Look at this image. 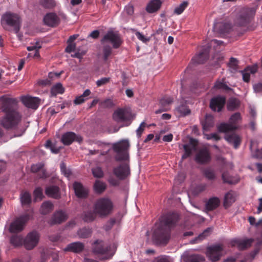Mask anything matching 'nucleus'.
<instances>
[{
  "instance_id": "6ab92c4d",
  "label": "nucleus",
  "mask_w": 262,
  "mask_h": 262,
  "mask_svg": "<svg viewBox=\"0 0 262 262\" xmlns=\"http://www.w3.org/2000/svg\"><path fill=\"white\" fill-rule=\"evenodd\" d=\"M172 102L171 97L168 96L163 97L160 101V108L156 111V114L168 111L170 109V106Z\"/></svg>"
},
{
  "instance_id": "2f4dec72",
  "label": "nucleus",
  "mask_w": 262,
  "mask_h": 262,
  "mask_svg": "<svg viewBox=\"0 0 262 262\" xmlns=\"http://www.w3.org/2000/svg\"><path fill=\"white\" fill-rule=\"evenodd\" d=\"M24 239L20 235H13L10 239V244L15 247L21 246L24 244Z\"/></svg>"
},
{
  "instance_id": "5fc2aeb1",
  "label": "nucleus",
  "mask_w": 262,
  "mask_h": 262,
  "mask_svg": "<svg viewBox=\"0 0 262 262\" xmlns=\"http://www.w3.org/2000/svg\"><path fill=\"white\" fill-rule=\"evenodd\" d=\"M178 111L182 115L185 116L190 113V110L184 105L179 106L178 108Z\"/></svg>"
},
{
  "instance_id": "680f3d73",
  "label": "nucleus",
  "mask_w": 262,
  "mask_h": 262,
  "mask_svg": "<svg viewBox=\"0 0 262 262\" xmlns=\"http://www.w3.org/2000/svg\"><path fill=\"white\" fill-rule=\"evenodd\" d=\"M68 46L66 47L65 51L67 53H71L75 50L76 44L75 43H68Z\"/></svg>"
},
{
  "instance_id": "09e8293b",
  "label": "nucleus",
  "mask_w": 262,
  "mask_h": 262,
  "mask_svg": "<svg viewBox=\"0 0 262 262\" xmlns=\"http://www.w3.org/2000/svg\"><path fill=\"white\" fill-rule=\"evenodd\" d=\"M188 5L187 2H183L179 6L174 9V13L177 15L181 14Z\"/></svg>"
},
{
  "instance_id": "4468645a",
  "label": "nucleus",
  "mask_w": 262,
  "mask_h": 262,
  "mask_svg": "<svg viewBox=\"0 0 262 262\" xmlns=\"http://www.w3.org/2000/svg\"><path fill=\"white\" fill-rule=\"evenodd\" d=\"M225 103L226 99L224 97L217 96L210 100L209 106L212 111L219 112L222 111Z\"/></svg>"
},
{
  "instance_id": "473e14b6",
  "label": "nucleus",
  "mask_w": 262,
  "mask_h": 262,
  "mask_svg": "<svg viewBox=\"0 0 262 262\" xmlns=\"http://www.w3.org/2000/svg\"><path fill=\"white\" fill-rule=\"evenodd\" d=\"M91 92L90 90L86 89L81 95L75 98L73 101L75 105H79L83 103L88 99V97L91 94Z\"/></svg>"
},
{
  "instance_id": "dca6fc26",
  "label": "nucleus",
  "mask_w": 262,
  "mask_h": 262,
  "mask_svg": "<svg viewBox=\"0 0 262 262\" xmlns=\"http://www.w3.org/2000/svg\"><path fill=\"white\" fill-rule=\"evenodd\" d=\"M21 100L26 107L33 110L38 108L40 102V99L38 98L29 96L22 97Z\"/></svg>"
},
{
  "instance_id": "f704fd0d",
  "label": "nucleus",
  "mask_w": 262,
  "mask_h": 262,
  "mask_svg": "<svg viewBox=\"0 0 262 262\" xmlns=\"http://www.w3.org/2000/svg\"><path fill=\"white\" fill-rule=\"evenodd\" d=\"M64 92V89L63 88L62 85L60 83H56L54 85L50 91L52 96L55 97L57 94H62Z\"/></svg>"
},
{
  "instance_id": "13d9d810",
  "label": "nucleus",
  "mask_w": 262,
  "mask_h": 262,
  "mask_svg": "<svg viewBox=\"0 0 262 262\" xmlns=\"http://www.w3.org/2000/svg\"><path fill=\"white\" fill-rule=\"evenodd\" d=\"M205 136H206V138L207 140H213L214 141H219L221 139V137L216 133L206 134Z\"/></svg>"
},
{
  "instance_id": "1a4fd4ad",
  "label": "nucleus",
  "mask_w": 262,
  "mask_h": 262,
  "mask_svg": "<svg viewBox=\"0 0 262 262\" xmlns=\"http://www.w3.org/2000/svg\"><path fill=\"white\" fill-rule=\"evenodd\" d=\"M120 35L112 31H108L101 40L102 44L105 42H111L114 49H118L122 43Z\"/></svg>"
},
{
  "instance_id": "423d86ee",
  "label": "nucleus",
  "mask_w": 262,
  "mask_h": 262,
  "mask_svg": "<svg viewBox=\"0 0 262 262\" xmlns=\"http://www.w3.org/2000/svg\"><path fill=\"white\" fill-rule=\"evenodd\" d=\"M94 209L97 215L100 217H106L113 212L114 204L107 197L100 198L95 202Z\"/></svg>"
},
{
  "instance_id": "774afa93",
  "label": "nucleus",
  "mask_w": 262,
  "mask_h": 262,
  "mask_svg": "<svg viewBox=\"0 0 262 262\" xmlns=\"http://www.w3.org/2000/svg\"><path fill=\"white\" fill-rule=\"evenodd\" d=\"M255 92H262V83H258L253 86Z\"/></svg>"
},
{
  "instance_id": "ea45409f",
  "label": "nucleus",
  "mask_w": 262,
  "mask_h": 262,
  "mask_svg": "<svg viewBox=\"0 0 262 262\" xmlns=\"http://www.w3.org/2000/svg\"><path fill=\"white\" fill-rule=\"evenodd\" d=\"M113 118L117 121H124L125 120L124 111L122 109L116 110L113 114Z\"/></svg>"
},
{
  "instance_id": "a18cd8bd",
  "label": "nucleus",
  "mask_w": 262,
  "mask_h": 262,
  "mask_svg": "<svg viewBox=\"0 0 262 262\" xmlns=\"http://www.w3.org/2000/svg\"><path fill=\"white\" fill-rule=\"evenodd\" d=\"M205 177L209 180H213L216 178L214 170L211 168L205 169L203 172Z\"/></svg>"
},
{
  "instance_id": "7c9ffc66",
  "label": "nucleus",
  "mask_w": 262,
  "mask_h": 262,
  "mask_svg": "<svg viewBox=\"0 0 262 262\" xmlns=\"http://www.w3.org/2000/svg\"><path fill=\"white\" fill-rule=\"evenodd\" d=\"M97 214L95 210L94 211L91 210L84 211L82 213V217L85 222L90 223L95 220Z\"/></svg>"
},
{
  "instance_id": "cd10ccee",
  "label": "nucleus",
  "mask_w": 262,
  "mask_h": 262,
  "mask_svg": "<svg viewBox=\"0 0 262 262\" xmlns=\"http://www.w3.org/2000/svg\"><path fill=\"white\" fill-rule=\"evenodd\" d=\"M203 129L208 131L214 125V119L212 116L207 114L203 121H202Z\"/></svg>"
},
{
  "instance_id": "f257e3e1",
  "label": "nucleus",
  "mask_w": 262,
  "mask_h": 262,
  "mask_svg": "<svg viewBox=\"0 0 262 262\" xmlns=\"http://www.w3.org/2000/svg\"><path fill=\"white\" fill-rule=\"evenodd\" d=\"M2 112L4 113L1 124L7 129L16 128L21 121L22 116L18 110L16 98L3 96L0 98Z\"/></svg>"
},
{
  "instance_id": "412c9836",
  "label": "nucleus",
  "mask_w": 262,
  "mask_h": 262,
  "mask_svg": "<svg viewBox=\"0 0 262 262\" xmlns=\"http://www.w3.org/2000/svg\"><path fill=\"white\" fill-rule=\"evenodd\" d=\"M225 139L229 143L233 144L235 149L238 148L242 142L241 137L234 133L226 134Z\"/></svg>"
},
{
  "instance_id": "37998d69",
  "label": "nucleus",
  "mask_w": 262,
  "mask_h": 262,
  "mask_svg": "<svg viewBox=\"0 0 262 262\" xmlns=\"http://www.w3.org/2000/svg\"><path fill=\"white\" fill-rule=\"evenodd\" d=\"M39 4L44 8L52 9L56 6L55 0H40Z\"/></svg>"
},
{
  "instance_id": "9b49d317",
  "label": "nucleus",
  "mask_w": 262,
  "mask_h": 262,
  "mask_svg": "<svg viewBox=\"0 0 262 262\" xmlns=\"http://www.w3.org/2000/svg\"><path fill=\"white\" fill-rule=\"evenodd\" d=\"M39 239V234L36 231L30 232L24 241V245L27 250H31L37 246Z\"/></svg>"
},
{
  "instance_id": "6e6552de",
  "label": "nucleus",
  "mask_w": 262,
  "mask_h": 262,
  "mask_svg": "<svg viewBox=\"0 0 262 262\" xmlns=\"http://www.w3.org/2000/svg\"><path fill=\"white\" fill-rule=\"evenodd\" d=\"M31 215L30 213H26L17 218L10 224V232L17 233L22 231L26 223L30 219Z\"/></svg>"
},
{
  "instance_id": "052dcab7",
  "label": "nucleus",
  "mask_w": 262,
  "mask_h": 262,
  "mask_svg": "<svg viewBox=\"0 0 262 262\" xmlns=\"http://www.w3.org/2000/svg\"><path fill=\"white\" fill-rule=\"evenodd\" d=\"M209 232H210V229L207 228V229L204 230V231L202 233H201V234H200L199 235V236L196 238V240H197V241L198 240H200V241L203 240L206 237L208 236Z\"/></svg>"
},
{
  "instance_id": "6e6d98bb",
  "label": "nucleus",
  "mask_w": 262,
  "mask_h": 262,
  "mask_svg": "<svg viewBox=\"0 0 262 262\" xmlns=\"http://www.w3.org/2000/svg\"><path fill=\"white\" fill-rule=\"evenodd\" d=\"M60 170L66 177H69L71 174V171L67 169L66 165L64 163L62 162L60 165Z\"/></svg>"
},
{
  "instance_id": "bf43d9fd",
  "label": "nucleus",
  "mask_w": 262,
  "mask_h": 262,
  "mask_svg": "<svg viewBox=\"0 0 262 262\" xmlns=\"http://www.w3.org/2000/svg\"><path fill=\"white\" fill-rule=\"evenodd\" d=\"M146 126V123L144 122H142L138 128L136 130L137 135L138 137H140L142 133L143 132L144 128Z\"/></svg>"
},
{
  "instance_id": "c756f323",
  "label": "nucleus",
  "mask_w": 262,
  "mask_h": 262,
  "mask_svg": "<svg viewBox=\"0 0 262 262\" xmlns=\"http://www.w3.org/2000/svg\"><path fill=\"white\" fill-rule=\"evenodd\" d=\"M54 208V205L53 203L50 201L44 202L40 207V211L42 214H47L51 212Z\"/></svg>"
},
{
  "instance_id": "e433bc0d",
  "label": "nucleus",
  "mask_w": 262,
  "mask_h": 262,
  "mask_svg": "<svg viewBox=\"0 0 262 262\" xmlns=\"http://www.w3.org/2000/svg\"><path fill=\"white\" fill-rule=\"evenodd\" d=\"M248 23V18L247 14H241L235 19V24L239 26H246Z\"/></svg>"
},
{
  "instance_id": "0e129e2a",
  "label": "nucleus",
  "mask_w": 262,
  "mask_h": 262,
  "mask_svg": "<svg viewBox=\"0 0 262 262\" xmlns=\"http://www.w3.org/2000/svg\"><path fill=\"white\" fill-rule=\"evenodd\" d=\"M108 182L111 185L114 186H118L120 184L119 180L118 179L117 180L112 177L109 178Z\"/></svg>"
},
{
  "instance_id": "4be33fe9",
  "label": "nucleus",
  "mask_w": 262,
  "mask_h": 262,
  "mask_svg": "<svg viewBox=\"0 0 262 262\" xmlns=\"http://www.w3.org/2000/svg\"><path fill=\"white\" fill-rule=\"evenodd\" d=\"M45 193L49 197L55 199H59L61 197L59 188L56 186L52 185L47 187Z\"/></svg>"
},
{
  "instance_id": "49530a36",
  "label": "nucleus",
  "mask_w": 262,
  "mask_h": 262,
  "mask_svg": "<svg viewBox=\"0 0 262 262\" xmlns=\"http://www.w3.org/2000/svg\"><path fill=\"white\" fill-rule=\"evenodd\" d=\"M184 153L182 156V159H185L190 157L195 149L192 148L190 145L185 144L183 146Z\"/></svg>"
},
{
  "instance_id": "69168bd1",
  "label": "nucleus",
  "mask_w": 262,
  "mask_h": 262,
  "mask_svg": "<svg viewBox=\"0 0 262 262\" xmlns=\"http://www.w3.org/2000/svg\"><path fill=\"white\" fill-rule=\"evenodd\" d=\"M136 35L137 37L142 41V42L144 43H146L149 40V39L146 38L144 35H143L142 33H140L139 32H137L136 33Z\"/></svg>"
},
{
  "instance_id": "20e7f679",
  "label": "nucleus",
  "mask_w": 262,
  "mask_h": 262,
  "mask_svg": "<svg viewBox=\"0 0 262 262\" xmlns=\"http://www.w3.org/2000/svg\"><path fill=\"white\" fill-rule=\"evenodd\" d=\"M117 248V245L116 243L107 245L101 239H97L92 244V252L97 255L100 260L111 259L114 255Z\"/></svg>"
},
{
  "instance_id": "9d476101",
  "label": "nucleus",
  "mask_w": 262,
  "mask_h": 262,
  "mask_svg": "<svg viewBox=\"0 0 262 262\" xmlns=\"http://www.w3.org/2000/svg\"><path fill=\"white\" fill-rule=\"evenodd\" d=\"M223 247L221 245H215L208 247L207 249V256L212 262L218 261L222 256Z\"/></svg>"
},
{
  "instance_id": "4d7b16f0",
  "label": "nucleus",
  "mask_w": 262,
  "mask_h": 262,
  "mask_svg": "<svg viewBox=\"0 0 262 262\" xmlns=\"http://www.w3.org/2000/svg\"><path fill=\"white\" fill-rule=\"evenodd\" d=\"M110 77H103V78H101V79L98 80L97 81H96V84H97V86L99 87V86H101L103 85H104L106 83H107L108 82H110Z\"/></svg>"
},
{
  "instance_id": "4c0bfd02",
  "label": "nucleus",
  "mask_w": 262,
  "mask_h": 262,
  "mask_svg": "<svg viewBox=\"0 0 262 262\" xmlns=\"http://www.w3.org/2000/svg\"><path fill=\"white\" fill-rule=\"evenodd\" d=\"M235 202V199L232 193L228 192L227 193L224 197V206L227 208L229 207L231 204Z\"/></svg>"
},
{
  "instance_id": "603ef678",
  "label": "nucleus",
  "mask_w": 262,
  "mask_h": 262,
  "mask_svg": "<svg viewBox=\"0 0 262 262\" xmlns=\"http://www.w3.org/2000/svg\"><path fill=\"white\" fill-rule=\"evenodd\" d=\"M206 188V185L205 184H201L196 185L193 189V193L194 195H198L201 192L205 191Z\"/></svg>"
},
{
  "instance_id": "58836bf2",
  "label": "nucleus",
  "mask_w": 262,
  "mask_h": 262,
  "mask_svg": "<svg viewBox=\"0 0 262 262\" xmlns=\"http://www.w3.org/2000/svg\"><path fill=\"white\" fill-rule=\"evenodd\" d=\"M20 201L22 205H29L31 202V196L28 191L22 192L20 194Z\"/></svg>"
},
{
  "instance_id": "ddd939ff",
  "label": "nucleus",
  "mask_w": 262,
  "mask_h": 262,
  "mask_svg": "<svg viewBox=\"0 0 262 262\" xmlns=\"http://www.w3.org/2000/svg\"><path fill=\"white\" fill-rule=\"evenodd\" d=\"M211 154L206 147H203L199 150L195 155V160L199 164H206L211 160Z\"/></svg>"
},
{
  "instance_id": "393cba45",
  "label": "nucleus",
  "mask_w": 262,
  "mask_h": 262,
  "mask_svg": "<svg viewBox=\"0 0 262 262\" xmlns=\"http://www.w3.org/2000/svg\"><path fill=\"white\" fill-rule=\"evenodd\" d=\"M161 0H151L147 5L146 11L149 13H153L158 11L162 5Z\"/></svg>"
},
{
  "instance_id": "a211bd4d",
  "label": "nucleus",
  "mask_w": 262,
  "mask_h": 262,
  "mask_svg": "<svg viewBox=\"0 0 262 262\" xmlns=\"http://www.w3.org/2000/svg\"><path fill=\"white\" fill-rule=\"evenodd\" d=\"M73 188L76 195L78 198H86L89 194L88 189L84 187L81 183L75 182L73 184Z\"/></svg>"
},
{
  "instance_id": "f03ea898",
  "label": "nucleus",
  "mask_w": 262,
  "mask_h": 262,
  "mask_svg": "<svg viewBox=\"0 0 262 262\" xmlns=\"http://www.w3.org/2000/svg\"><path fill=\"white\" fill-rule=\"evenodd\" d=\"M129 144L127 140H122L113 144L112 148L116 153L115 159L116 161H124L117 166L114 167L113 174L119 180H124L130 175L128 149Z\"/></svg>"
},
{
  "instance_id": "8fccbe9b",
  "label": "nucleus",
  "mask_w": 262,
  "mask_h": 262,
  "mask_svg": "<svg viewBox=\"0 0 262 262\" xmlns=\"http://www.w3.org/2000/svg\"><path fill=\"white\" fill-rule=\"evenodd\" d=\"M34 201H37V200H41L43 198L42 189L40 187L36 188L33 192Z\"/></svg>"
},
{
  "instance_id": "338daca9",
  "label": "nucleus",
  "mask_w": 262,
  "mask_h": 262,
  "mask_svg": "<svg viewBox=\"0 0 262 262\" xmlns=\"http://www.w3.org/2000/svg\"><path fill=\"white\" fill-rule=\"evenodd\" d=\"M238 64V61L236 58L231 57L230 59L229 65L233 69H236Z\"/></svg>"
},
{
  "instance_id": "f8f14e48",
  "label": "nucleus",
  "mask_w": 262,
  "mask_h": 262,
  "mask_svg": "<svg viewBox=\"0 0 262 262\" xmlns=\"http://www.w3.org/2000/svg\"><path fill=\"white\" fill-rule=\"evenodd\" d=\"M83 141L82 137L72 132H68L62 135L61 141L64 145H70L74 141L81 143Z\"/></svg>"
},
{
  "instance_id": "bb28decb",
  "label": "nucleus",
  "mask_w": 262,
  "mask_h": 262,
  "mask_svg": "<svg viewBox=\"0 0 262 262\" xmlns=\"http://www.w3.org/2000/svg\"><path fill=\"white\" fill-rule=\"evenodd\" d=\"M222 178L224 183L228 184H236L239 181L238 178L230 176L227 171L224 172L222 173Z\"/></svg>"
},
{
  "instance_id": "7ed1b4c3",
  "label": "nucleus",
  "mask_w": 262,
  "mask_h": 262,
  "mask_svg": "<svg viewBox=\"0 0 262 262\" xmlns=\"http://www.w3.org/2000/svg\"><path fill=\"white\" fill-rule=\"evenodd\" d=\"M179 219V215L176 212H169L162 215L154 230V241L158 244H166L170 237L171 228L175 226Z\"/></svg>"
},
{
  "instance_id": "79ce46f5",
  "label": "nucleus",
  "mask_w": 262,
  "mask_h": 262,
  "mask_svg": "<svg viewBox=\"0 0 262 262\" xmlns=\"http://www.w3.org/2000/svg\"><path fill=\"white\" fill-rule=\"evenodd\" d=\"M103 58L104 61H106L108 57L112 53V48L108 45H103L102 48Z\"/></svg>"
},
{
  "instance_id": "72a5a7b5",
  "label": "nucleus",
  "mask_w": 262,
  "mask_h": 262,
  "mask_svg": "<svg viewBox=\"0 0 262 262\" xmlns=\"http://www.w3.org/2000/svg\"><path fill=\"white\" fill-rule=\"evenodd\" d=\"M92 234V229L89 227H83L77 231V235L81 238H89L91 236Z\"/></svg>"
},
{
  "instance_id": "5701e85b",
  "label": "nucleus",
  "mask_w": 262,
  "mask_h": 262,
  "mask_svg": "<svg viewBox=\"0 0 262 262\" xmlns=\"http://www.w3.org/2000/svg\"><path fill=\"white\" fill-rule=\"evenodd\" d=\"M84 248V245L80 242L72 243L67 246L65 251H70L74 253H79L81 252Z\"/></svg>"
},
{
  "instance_id": "a19ab883",
  "label": "nucleus",
  "mask_w": 262,
  "mask_h": 262,
  "mask_svg": "<svg viewBox=\"0 0 262 262\" xmlns=\"http://www.w3.org/2000/svg\"><path fill=\"white\" fill-rule=\"evenodd\" d=\"M225 79L223 78L222 81L217 80L214 85L215 89L223 90L226 91H230L232 89L229 87L224 82Z\"/></svg>"
},
{
  "instance_id": "e2e57ef3",
  "label": "nucleus",
  "mask_w": 262,
  "mask_h": 262,
  "mask_svg": "<svg viewBox=\"0 0 262 262\" xmlns=\"http://www.w3.org/2000/svg\"><path fill=\"white\" fill-rule=\"evenodd\" d=\"M38 176L40 178L46 179L49 177V174L47 172L46 170L44 168V167L38 172Z\"/></svg>"
},
{
  "instance_id": "0eeeda50",
  "label": "nucleus",
  "mask_w": 262,
  "mask_h": 262,
  "mask_svg": "<svg viewBox=\"0 0 262 262\" xmlns=\"http://www.w3.org/2000/svg\"><path fill=\"white\" fill-rule=\"evenodd\" d=\"M242 120L241 114L238 112L233 114L230 118L229 123H222L217 126L220 133H227L237 129V124Z\"/></svg>"
},
{
  "instance_id": "864d4df0",
  "label": "nucleus",
  "mask_w": 262,
  "mask_h": 262,
  "mask_svg": "<svg viewBox=\"0 0 262 262\" xmlns=\"http://www.w3.org/2000/svg\"><path fill=\"white\" fill-rule=\"evenodd\" d=\"M44 167V164L42 163H38L36 164H33L31 167V170L33 173H37L40 171V170Z\"/></svg>"
},
{
  "instance_id": "de8ad7c7",
  "label": "nucleus",
  "mask_w": 262,
  "mask_h": 262,
  "mask_svg": "<svg viewBox=\"0 0 262 262\" xmlns=\"http://www.w3.org/2000/svg\"><path fill=\"white\" fill-rule=\"evenodd\" d=\"M239 105V101L236 99H233L230 100L227 105V107L228 110L229 111H234L235 109H236Z\"/></svg>"
},
{
  "instance_id": "39448f33",
  "label": "nucleus",
  "mask_w": 262,
  "mask_h": 262,
  "mask_svg": "<svg viewBox=\"0 0 262 262\" xmlns=\"http://www.w3.org/2000/svg\"><path fill=\"white\" fill-rule=\"evenodd\" d=\"M1 24L5 30L17 33L20 28L21 18L16 13L7 12L2 16Z\"/></svg>"
},
{
  "instance_id": "f3484780",
  "label": "nucleus",
  "mask_w": 262,
  "mask_h": 262,
  "mask_svg": "<svg viewBox=\"0 0 262 262\" xmlns=\"http://www.w3.org/2000/svg\"><path fill=\"white\" fill-rule=\"evenodd\" d=\"M68 219V215L65 211L58 210L54 212L50 220L51 225L59 224L65 222Z\"/></svg>"
},
{
  "instance_id": "3c124183",
  "label": "nucleus",
  "mask_w": 262,
  "mask_h": 262,
  "mask_svg": "<svg viewBox=\"0 0 262 262\" xmlns=\"http://www.w3.org/2000/svg\"><path fill=\"white\" fill-rule=\"evenodd\" d=\"M93 175L94 177L97 178H102L104 176L103 171L100 167H96L92 169Z\"/></svg>"
},
{
  "instance_id": "c85d7f7f",
  "label": "nucleus",
  "mask_w": 262,
  "mask_h": 262,
  "mask_svg": "<svg viewBox=\"0 0 262 262\" xmlns=\"http://www.w3.org/2000/svg\"><path fill=\"white\" fill-rule=\"evenodd\" d=\"M253 239L250 238L245 240H236L234 241V245H237L239 250H244L249 247L252 245Z\"/></svg>"
},
{
  "instance_id": "c03bdc74",
  "label": "nucleus",
  "mask_w": 262,
  "mask_h": 262,
  "mask_svg": "<svg viewBox=\"0 0 262 262\" xmlns=\"http://www.w3.org/2000/svg\"><path fill=\"white\" fill-rule=\"evenodd\" d=\"M187 262H205V259L201 255L193 254L188 258Z\"/></svg>"
},
{
  "instance_id": "2eb2a0df",
  "label": "nucleus",
  "mask_w": 262,
  "mask_h": 262,
  "mask_svg": "<svg viewBox=\"0 0 262 262\" xmlns=\"http://www.w3.org/2000/svg\"><path fill=\"white\" fill-rule=\"evenodd\" d=\"M60 21V18L55 13H48L43 17V22L45 25L51 27L57 26Z\"/></svg>"
},
{
  "instance_id": "aec40b11",
  "label": "nucleus",
  "mask_w": 262,
  "mask_h": 262,
  "mask_svg": "<svg viewBox=\"0 0 262 262\" xmlns=\"http://www.w3.org/2000/svg\"><path fill=\"white\" fill-rule=\"evenodd\" d=\"M209 49H203L198 55L192 59V62L196 64L204 63L209 58Z\"/></svg>"
},
{
  "instance_id": "a878e982",
  "label": "nucleus",
  "mask_w": 262,
  "mask_h": 262,
  "mask_svg": "<svg viewBox=\"0 0 262 262\" xmlns=\"http://www.w3.org/2000/svg\"><path fill=\"white\" fill-rule=\"evenodd\" d=\"M232 28L229 23H218L214 25V29L218 30L221 33H229Z\"/></svg>"
},
{
  "instance_id": "c9c22d12",
  "label": "nucleus",
  "mask_w": 262,
  "mask_h": 262,
  "mask_svg": "<svg viewBox=\"0 0 262 262\" xmlns=\"http://www.w3.org/2000/svg\"><path fill=\"white\" fill-rule=\"evenodd\" d=\"M106 188L105 183L100 180H96L94 185V189L96 192L102 193Z\"/></svg>"
},
{
  "instance_id": "b1692460",
  "label": "nucleus",
  "mask_w": 262,
  "mask_h": 262,
  "mask_svg": "<svg viewBox=\"0 0 262 262\" xmlns=\"http://www.w3.org/2000/svg\"><path fill=\"white\" fill-rule=\"evenodd\" d=\"M220 200L217 197L210 198L205 203V209L208 211L214 210L220 206Z\"/></svg>"
}]
</instances>
